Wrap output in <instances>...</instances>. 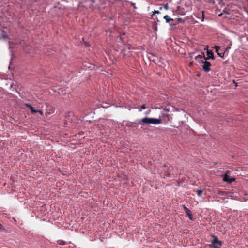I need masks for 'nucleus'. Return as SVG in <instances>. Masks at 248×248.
<instances>
[{
    "instance_id": "1",
    "label": "nucleus",
    "mask_w": 248,
    "mask_h": 248,
    "mask_svg": "<svg viewBox=\"0 0 248 248\" xmlns=\"http://www.w3.org/2000/svg\"><path fill=\"white\" fill-rule=\"evenodd\" d=\"M141 121L146 124H159L162 123L160 118L145 117L141 119Z\"/></svg>"
},
{
    "instance_id": "2",
    "label": "nucleus",
    "mask_w": 248,
    "mask_h": 248,
    "mask_svg": "<svg viewBox=\"0 0 248 248\" xmlns=\"http://www.w3.org/2000/svg\"><path fill=\"white\" fill-rule=\"evenodd\" d=\"M202 64V68L204 69V70L206 72L209 71L210 70V67L211 66L210 63L207 61H203Z\"/></svg>"
},
{
    "instance_id": "3",
    "label": "nucleus",
    "mask_w": 248,
    "mask_h": 248,
    "mask_svg": "<svg viewBox=\"0 0 248 248\" xmlns=\"http://www.w3.org/2000/svg\"><path fill=\"white\" fill-rule=\"evenodd\" d=\"M223 179L224 181L228 183H231L234 181V179L233 178L230 177L228 174H225L223 176Z\"/></svg>"
},
{
    "instance_id": "4",
    "label": "nucleus",
    "mask_w": 248,
    "mask_h": 248,
    "mask_svg": "<svg viewBox=\"0 0 248 248\" xmlns=\"http://www.w3.org/2000/svg\"><path fill=\"white\" fill-rule=\"evenodd\" d=\"M195 59L199 62H203V59H206L205 58L204 53H201V54L198 55L195 57Z\"/></svg>"
},
{
    "instance_id": "5",
    "label": "nucleus",
    "mask_w": 248,
    "mask_h": 248,
    "mask_svg": "<svg viewBox=\"0 0 248 248\" xmlns=\"http://www.w3.org/2000/svg\"><path fill=\"white\" fill-rule=\"evenodd\" d=\"M184 209L185 211V212L186 213L187 216H188L190 220H192V214L190 213V211L186 206H184Z\"/></svg>"
},
{
    "instance_id": "6",
    "label": "nucleus",
    "mask_w": 248,
    "mask_h": 248,
    "mask_svg": "<svg viewBox=\"0 0 248 248\" xmlns=\"http://www.w3.org/2000/svg\"><path fill=\"white\" fill-rule=\"evenodd\" d=\"M217 244H218V245L221 246L222 243H221V241H220L216 237H215L212 241V245H217Z\"/></svg>"
},
{
    "instance_id": "7",
    "label": "nucleus",
    "mask_w": 248,
    "mask_h": 248,
    "mask_svg": "<svg viewBox=\"0 0 248 248\" xmlns=\"http://www.w3.org/2000/svg\"><path fill=\"white\" fill-rule=\"evenodd\" d=\"M207 57L206 58V59H213V53L212 51H210L209 50H207Z\"/></svg>"
},
{
    "instance_id": "8",
    "label": "nucleus",
    "mask_w": 248,
    "mask_h": 248,
    "mask_svg": "<svg viewBox=\"0 0 248 248\" xmlns=\"http://www.w3.org/2000/svg\"><path fill=\"white\" fill-rule=\"evenodd\" d=\"M26 105L30 108V109L32 113H36L38 111V110H35L34 108L31 105L26 104Z\"/></svg>"
},
{
    "instance_id": "9",
    "label": "nucleus",
    "mask_w": 248,
    "mask_h": 248,
    "mask_svg": "<svg viewBox=\"0 0 248 248\" xmlns=\"http://www.w3.org/2000/svg\"><path fill=\"white\" fill-rule=\"evenodd\" d=\"M164 18L165 19L166 22L167 23L170 22V21L173 20V19L169 17V16L166 15L164 16Z\"/></svg>"
},
{
    "instance_id": "10",
    "label": "nucleus",
    "mask_w": 248,
    "mask_h": 248,
    "mask_svg": "<svg viewBox=\"0 0 248 248\" xmlns=\"http://www.w3.org/2000/svg\"><path fill=\"white\" fill-rule=\"evenodd\" d=\"M214 48L216 50V52L218 54L219 52V49H220L219 46H214Z\"/></svg>"
},
{
    "instance_id": "11",
    "label": "nucleus",
    "mask_w": 248,
    "mask_h": 248,
    "mask_svg": "<svg viewBox=\"0 0 248 248\" xmlns=\"http://www.w3.org/2000/svg\"><path fill=\"white\" fill-rule=\"evenodd\" d=\"M146 108V106L145 105H143L140 107V109H139L140 111H141L143 109H144Z\"/></svg>"
},
{
    "instance_id": "12",
    "label": "nucleus",
    "mask_w": 248,
    "mask_h": 248,
    "mask_svg": "<svg viewBox=\"0 0 248 248\" xmlns=\"http://www.w3.org/2000/svg\"><path fill=\"white\" fill-rule=\"evenodd\" d=\"M203 191L202 190H198L197 191V195L199 197H200L201 196V194L202 193Z\"/></svg>"
},
{
    "instance_id": "13",
    "label": "nucleus",
    "mask_w": 248,
    "mask_h": 248,
    "mask_svg": "<svg viewBox=\"0 0 248 248\" xmlns=\"http://www.w3.org/2000/svg\"><path fill=\"white\" fill-rule=\"evenodd\" d=\"M220 57H223L224 55V53L223 52H219L217 54Z\"/></svg>"
},
{
    "instance_id": "14",
    "label": "nucleus",
    "mask_w": 248,
    "mask_h": 248,
    "mask_svg": "<svg viewBox=\"0 0 248 248\" xmlns=\"http://www.w3.org/2000/svg\"><path fill=\"white\" fill-rule=\"evenodd\" d=\"M164 8H165V10H168L169 9V7H168V4H166L164 5Z\"/></svg>"
},
{
    "instance_id": "15",
    "label": "nucleus",
    "mask_w": 248,
    "mask_h": 248,
    "mask_svg": "<svg viewBox=\"0 0 248 248\" xmlns=\"http://www.w3.org/2000/svg\"><path fill=\"white\" fill-rule=\"evenodd\" d=\"M213 247V248H220V247L217 246L216 245H212Z\"/></svg>"
},
{
    "instance_id": "16",
    "label": "nucleus",
    "mask_w": 248,
    "mask_h": 248,
    "mask_svg": "<svg viewBox=\"0 0 248 248\" xmlns=\"http://www.w3.org/2000/svg\"><path fill=\"white\" fill-rule=\"evenodd\" d=\"M154 14H159L160 12L159 11L155 10L153 12Z\"/></svg>"
},
{
    "instance_id": "17",
    "label": "nucleus",
    "mask_w": 248,
    "mask_h": 248,
    "mask_svg": "<svg viewBox=\"0 0 248 248\" xmlns=\"http://www.w3.org/2000/svg\"><path fill=\"white\" fill-rule=\"evenodd\" d=\"M37 112H38L39 113V114L41 115H43V113L42 111L41 110H38V111Z\"/></svg>"
},
{
    "instance_id": "18",
    "label": "nucleus",
    "mask_w": 248,
    "mask_h": 248,
    "mask_svg": "<svg viewBox=\"0 0 248 248\" xmlns=\"http://www.w3.org/2000/svg\"><path fill=\"white\" fill-rule=\"evenodd\" d=\"M164 110L167 112H169L170 111V109L168 108H164Z\"/></svg>"
},
{
    "instance_id": "19",
    "label": "nucleus",
    "mask_w": 248,
    "mask_h": 248,
    "mask_svg": "<svg viewBox=\"0 0 248 248\" xmlns=\"http://www.w3.org/2000/svg\"><path fill=\"white\" fill-rule=\"evenodd\" d=\"M2 37H3V38H7V36H6V35L5 34H2Z\"/></svg>"
},
{
    "instance_id": "20",
    "label": "nucleus",
    "mask_w": 248,
    "mask_h": 248,
    "mask_svg": "<svg viewBox=\"0 0 248 248\" xmlns=\"http://www.w3.org/2000/svg\"><path fill=\"white\" fill-rule=\"evenodd\" d=\"M208 46H206V47H205V48H204V50H207H207H209L208 49Z\"/></svg>"
},
{
    "instance_id": "21",
    "label": "nucleus",
    "mask_w": 248,
    "mask_h": 248,
    "mask_svg": "<svg viewBox=\"0 0 248 248\" xmlns=\"http://www.w3.org/2000/svg\"><path fill=\"white\" fill-rule=\"evenodd\" d=\"M150 111H147V112H146L145 113V114L148 115V114L150 113Z\"/></svg>"
},
{
    "instance_id": "22",
    "label": "nucleus",
    "mask_w": 248,
    "mask_h": 248,
    "mask_svg": "<svg viewBox=\"0 0 248 248\" xmlns=\"http://www.w3.org/2000/svg\"><path fill=\"white\" fill-rule=\"evenodd\" d=\"M162 9V7H159V10H161Z\"/></svg>"
},
{
    "instance_id": "23",
    "label": "nucleus",
    "mask_w": 248,
    "mask_h": 248,
    "mask_svg": "<svg viewBox=\"0 0 248 248\" xmlns=\"http://www.w3.org/2000/svg\"><path fill=\"white\" fill-rule=\"evenodd\" d=\"M229 48H230V46H228V47H227V49H229Z\"/></svg>"
},
{
    "instance_id": "24",
    "label": "nucleus",
    "mask_w": 248,
    "mask_h": 248,
    "mask_svg": "<svg viewBox=\"0 0 248 248\" xmlns=\"http://www.w3.org/2000/svg\"><path fill=\"white\" fill-rule=\"evenodd\" d=\"M64 242H62V245L64 244Z\"/></svg>"
},
{
    "instance_id": "25",
    "label": "nucleus",
    "mask_w": 248,
    "mask_h": 248,
    "mask_svg": "<svg viewBox=\"0 0 248 248\" xmlns=\"http://www.w3.org/2000/svg\"><path fill=\"white\" fill-rule=\"evenodd\" d=\"M221 15H222V14H219V16H221Z\"/></svg>"
},
{
    "instance_id": "26",
    "label": "nucleus",
    "mask_w": 248,
    "mask_h": 248,
    "mask_svg": "<svg viewBox=\"0 0 248 248\" xmlns=\"http://www.w3.org/2000/svg\"><path fill=\"white\" fill-rule=\"evenodd\" d=\"M1 225L0 224V229L1 228Z\"/></svg>"
}]
</instances>
